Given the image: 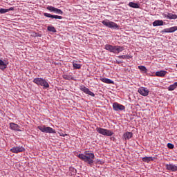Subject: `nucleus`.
Returning <instances> with one entry per match:
<instances>
[{"instance_id": "obj_1", "label": "nucleus", "mask_w": 177, "mask_h": 177, "mask_svg": "<svg viewBox=\"0 0 177 177\" xmlns=\"http://www.w3.org/2000/svg\"><path fill=\"white\" fill-rule=\"evenodd\" d=\"M77 157L80 158V160H82V161H84V162L92 165L93 164V160L95 159V154L89 152V151H86L84 154L79 153Z\"/></svg>"}, {"instance_id": "obj_2", "label": "nucleus", "mask_w": 177, "mask_h": 177, "mask_svg": "<svg viewBox=\"0 0 177 177\" xmlns=\"http://www.w3.org/2000/svg\"><path fill=\"white\" fill-rule=\"evenodd\" d=\"M102 23L104 26L108 27L109 28H113L114 30H118V28H120V26H118L117 24L109 19H104L102 21Z\"/></svg>"}, {"instance_id": "obj_3", "label": "nucleus", "mask_w": 177, "mask_h": 177, "mask_svg": "<svg viewBox=\"0 0 177 177\" xmlns=\"http://www.w3.org/2000/svg\"><path fill=\"white\" fill-rule=\"evenodd\" d=\"M96 131L98 133H100V135H103L104 136H113V135H114V133L111 131V130H108L101 127H97Z\"/></svg>"}, {"instance_id": "obj_4", "label": "nucleus", "mask_w": 177, "mask_h": 177, "mask_svg": "<svg viewBox=\"0 0 177 177\" xmlns=\"http://www.w3.org/2000/svg\"><path fill=\"white\" fill-rule=\"evenodd\" d=\"M38 129L44 133H56V130L52 127H46L45 125L38 126Z\"/></svg>"}, {"instance_id": "obj_5", "label": "nucleus", "mask_w": 177, "mask_h": 177, "mask_svg": "<svg viewBox=\"0 0 177 177\" xmlns=\"http://www.w3.org/2000/svg\"><path fill=\"white\" fill-rule=\"evenodd\" d=\"M113 109L115 111H124L125 106L118 104V102H114L113 104Z\"/></svg>"}, {"instance_id": "obj_6", "label": "nucleus", "mask_w": 177, "mask_h": 177, "mask_svg": "<svg viewBox=\"0 0 177 177\" xmlns=\"http://www.w3.org/2000/svg\"><path fill=\"white\" fill-rule=\"evenodd\" d=\"M47 10L50 12H53L54 13H57V15H63V11L59 8H56L53 6H48L46 7Z\"/></svg>"}, {"instance_id": "obj_7", "label": "nucleus", "mask_w": 177, "mask_h": 177, "mask_svg": "<svg viewBox=\"0 0 177 177\" xmlns=\"http://www.w3.org/2000/svg\"><path fill=\"white\" fill-rule=\"evenodd\" d=\"M26 150V149H24V147H14L10 149V151H12V153H23V151H24Z\"/></svg>"}, {"instance_id": "obj_8", "label": "nucleus", "mask_w": 177, "mask_h": 177, "mask_svg": "<svg viewBox=\"0 0 177 177\" xmlns=\"http://www.w3.org/2000/svg\"><path fill=\"white\" fill-rule=\"evenodd\" d=\"M80 90L86 93V95H89L90 96H92L93 97H95V93L93 92L89 91V88L85 87V86H81Z\"/></svg>"}, {"instance_id": "obj_9", "label": "nucleus", "mask_w": 177, "mask_h": 177, "mask_svg": "<svg viewBox=\"0 0 177 177\" xmlns=\"http://www.w3.org/2000/svg\"><path fill=\"white\" fill-rule=\"evenodd\" d=\"M149 91L147 89V88L140 87L138 88V93L142 96H147V95H149Z\"/></svg>"}, {"instance_id": "obj_10", "label": "nucleus", "mask_w": 177, "mask_h": 177, "mask_svg": "<svg viewBox=\"0 0 177 177\" xmlns=\"http://www.w3.org/2000/svg\"><path fill=\"white\" fill-rule=\"evenodd\" d=\"M177 30V26H174V27H170L169 28H165L162 30L165 33H174Z\"/></svg>"}, {"instance_id": "obj_11", "label": "nucleus", "mask_w": 177, "mask_h": 177, "mask_svg": "<svg viewBox=\"0 0 177 177\" xmlns=\"http://www.w3.org/2000/svg\"><path fill=\"white\" fill-rule=\"evenodd\" d=\"M165 167L167 170L175 171H177V165L174 164H166Z\"/></svg>"}, {"instance_id": "obj_12", "label": "nucleus", "mask_w": 177, "mask_h": 177, "mask_svg": "<svg viewBox=\"0 0 177 177\" xmlns=\"http://www.w3.org/2000/svg\"><path fill=\"white\" fill-rule=\"evenodd\" d=\"M44 15L45 16V17H48L50 19H58L59 20H62V19H63L62 16L53 15L52 14H49V13H46V12H45L44 14Z\"/></svg>"}, {"instance_id": "obj_13", "label": "nucleus", "mask_w": 177, "mask_h": 177, "mask_svg": "<svg viewBox=\"0 0 177 177\" xmlns=\"http://www.w3.org/2000/svg\"><path fill=\"white\" fill-rule=\"evenodd\" d=\"M10 128H11L12 131H17L18 132H21V130L20 129V126H19L16 123H10Z\"/></svg>"}, {"instance_id": "obj_14", "label": "nucleus", "mask_w": 177, "mask_h": 177, "mask_svg": "<svg viewBox=\"0 0 177 177\" xmlns=\"http://www.w3.org/2000/svg\"><path fill=\"white\" fill-rule=\"evenodd\" d=\"M132 136H133V133H132V132L129 131L124 133L123 135L124 140H129V139H131Z\"/></svg>"}, {"instance_id": "obj_15", "label": "nucleus", "mask_w": 177, "mask_h": 177, "mask_svg": "<svg viewBox=\"0 0 177 177\" xmlns=\"http://www.w3.org/2000/svg\"><path fill=\"white\" fill-rule=\"evenodd\" d=\"M42 81H44V78L41 77H37L33 80L34 84H36V85H38L39 86H41L42 84Z\"/></svg>"}, {"instance_id": "obj_16", "label": "nucleus", "mask_w": 177, "mask_h": 177, "mask_svg": "<svg viewBox=\"0 0 177 177\" xmlns=\"http://www.w3.org/2000/svg\"><path fill=\"white\" fill-rule=\"evenodd\" d=\"M9 63L3 62L2 59H0V70H5Z\"/></svg>"}, {"instance_id": "obj_17", "label": "nucleus", "mask_w": 177, "mask_h": 177, "mask_svg": "<svg viewBox=\"0 0 177 177\" xmlns=\"http://www.w3.org/2000/svg\"><path fill=\"white\" fill-rule=\"evenodd\" d=\"M41 86H43V89H48V88H49L50 86L48 81H46V80L45 79H43Z\"/></svg>"}, {"instance_id": "obj_18", "label": "nucleus", "mask_w": 177, "mask_h": 177, "mask_svg": "<svg viewBox=\"0 0 177 177\" xmlns=\"http://www.w3.org/2000/svg\"><path fill=\"white\" fill-rule=\"evenodd\" d=\"M100 80L102 81V82H104V84H114V81L109 78L103 77L101 78Z\"/></svg>"}, {"instance_id": "obj_19", "label": "nucleus", "mask_w": 177, "mask_h": 177, "mask_svg": "<svg viewBox=\"0 0 177 177\" xmlns=\"http://www.w3.org/2000/svg\"><path fill=\"white\" fill-rule=\"evenodd\" d=\"M156 75L158 77H165V75H167V71H165L164 70H160V71H156Z\"/></svg>"}, {"instance_id": "obj_20", "label": "nucleus", "mask_w": 177, "mask_h": 177, "mask_svg": "<svg viewBox=\"0 0 177 177\" xmlns=\"http://www.w3.org/2000/svg\"><path fill=\"white\" fill-rule=\"evenodd\" d=\"M167 19H177V15H173L172 13H167L165 15Z\"/></svg>"}, {"instance_id": "obj_21", "label": "nucleus", "mask_w": 177, "mask_h": 177, "mask_svg": "<svg viewBox=\"0 0 177 177\" xmlns=\"http://www.w3.org/2000/svg\"><path fill=\"white\" fill-rule=\"evenodd\" d=\"M177 88V82L175 83L172 84L168 87L169 91H174Z\"/></svg>"}, {"instance_id": "obj_22", "label": "nucleus", "mask_w": 177, "mask_h": 177, "mask_svg": "<svg viewBox=\"0 0 177 177\" xmlns=\"http://www.w3.org/2000/svg\"><path fill=\"white\" fill-rule=\"evenodd\" d=\"M129 6H130V8H133L134 9H139V4L137 3L130 2Z\"/></svg>"}, {"instance_id": "obj_23", "label": "nucleus", "mask_w": 177, "mask_h": 177, "mask_svg": "<svg viewBox=\"0 0 177 177\" xmlns=\"http://www.w3.org/2000/svg\"><path fill=\"white\" fill-rule=\"evenodd\" d=\"M153 158L152 157H144L142 158V161L145 162H150V161H153Z\"/></svg>"}, {"instance_id": "obj_24", "label": "nucleus", "mask_w": 177, "mask_h": 177, "mask_svg": "<svg viewBox=\"0 0 177 177\" xmlns=\"http://www.w3.org/2000/svg\"><path fill=\"white\" fill-rule=\"evenodd\" d=\"M124 50L123 46H116V53H120V52H122Z\"/></svg>"}, {"instance_id": "obj_25", "label": "nucleus", "mask_w": 177, "mask_h": 177, "mask_svg": "<svg viewBox=\"0 0 177 177\" xmlns=\"http://www.w3.org/2000/svg\"><path fill=\"white\" fill-rule=\"evenodd\" d=\"M138 68L140 71H142V73H147V68H146L145 66H138Z\"/></svg>"}, {"instance_id": "obj_26", "label": "nucleus", "mask_w": 177, "mask_h": 177, "mask_svg": "<svg viewBox=\"0 0 177 177\" xmlns=\"http://www.w3.org/2000/svg\"><path fill=\"white\" fill-rule=\"evenodd\" d=\"M105 49L106 50H109V52H111V50H113V46L110 44H106Z\"/></svg>"}, {"instance_id": "obj_27", "label": "nucleus", "mask_w": 177, "mask_h": 177, "mask_svg": "<svg viewBox=\"0 0 177 177\" xmlns=\"http://www.w3.org/2000/svg\"><path fill=\"white\" fill-rule=\"evenodd\" d=\"M163 24H164V22L162 21V20H156V26H162Z\"/></svg>"}, {"instance_id": "obj_28", "label": "nucleus", "mask_w": 177, "mask_h": 177, "mask_svg": "<svg viewBox=\"0 0 177 177\" xmlns=\"http://www.w3.org/2000/svg\"><path fill=\"white\" fill-rule=\"evenodd\" d=\"M73 66L74 68H75L76 70H78V69L81 68V64H77L75 62H73Z\"/></svg>"}, {"instance_id": "obj_29", "label": "nucleus", "mask_w": 177, "mask_h": 177, "mask_svg": "<svg viewBox=\"0 0 177 177\" xmlns=\"http://www.w3.org/2000/svg\"><path fill=\"white\" fill-rule=\"evenodd\" d=\"M47 30L48 31H50L51 32H56V28H55V27H53V26H48L47 28Z\"/></svg>"}, {"instance_id": "obj_30", "label": "nucleus", "mask_w": 177, "mask_h": 177, "mask_svg": "<svg viewBox=\"0 0 177 177\" xmlns=\"http://www.w3.org/2000/svg\"><path fill=\"white\" fill-rule=\"evenodd\" d=\"M9 12V10L6 8H0V13L2 15L3 13H8Z\"/></svg>"}, {"instance_id": "obj_31", "label": "nucleus", "mask_w": 177, "mask_h": 177, "mask_svg": "<svg viewBox=\"0 0 177 177\" xmlns=\"http://www.w3.org/2000/svg\"><path fill=\"white\" fill-rule=\"evenodd\" d=\"M111 52L112 53H117V46H113L112 50Z\"/></svg>"}, {"instance_id": "obj_32", "label": "nucleus", "mask_w": 177, "mask_h": 177, "mask_svg": "<svg viewBox=\"0 0 177 177\" xmlns=\"http://www.w3.org/2000/svg\"><path fill=\"white\" fill-rule=\"evenodd\" d=\"M63 78L64 80H68V81H70V80H72L71 77L67 75H64Z\"/></svg>"}, {"instance_id": "obj_33", "label": "nucleus", "mask_w": 177, "mask_h": 177, "mask_svg": "<svg viewBox=\"0 0 177 177\" xmlns=\"http://www.w3.org/2000/svg\"><path fill=\"white\" fill-rule=\"evenodd\" d=\"M167 147L169 149H174V145H172V143H167Z\"/></svg>"}, {"instance_id": "obj_34", "label": "nucleus", "mask_w": 177, "mask_h": 177, "mask_svg": "<svg viewBox=\"0 0 177 177\" xmlns=\"http://www.w3.org/2000/svg\"><path fill=\"white\" fill-rule=\"evenodd\" d=\"M128 57H129V55H120V56H118L119 59H127Z\"/></svg>"}, {"instance_id": "obj_35", "label": "nucleus", "mask_w": 177, "mask_h": 177, "mask_svg": "<svg viewBox=\"0 0 177 177\" xmlns=\"http://www.w3.org/2000/svg\"><path fill=\"white\" fill-rule=\"evenodd\" d=\"M7 10L10 12V10H15V8L13 7H10L9 9H7Z\"/></svg>"}, {"instance_id": "obj_36", "label": "nucleus", "mask_w": 177, "mask_h": 177, "mask_svg": "<svg viewBox=\"0 0 177 177\" xmlns=\"http://www.w3.org/2000/svg\"><path fill=\"white\" fill-rule=\"evenodd\" d=\"M153 27H156V21L153 22Z\"/></svg>"}]
</instances>
